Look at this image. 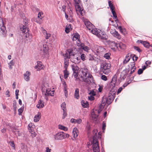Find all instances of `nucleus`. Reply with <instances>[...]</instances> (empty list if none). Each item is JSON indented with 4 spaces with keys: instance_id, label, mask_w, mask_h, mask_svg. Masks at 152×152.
Returning a JSON list of instances; mask_svg holds the SVG:
<instances>
[{
    "instance_id": "1",
    "label": "nucleus",
    "mask_w": 152,
    "mask_h": 152,
    "mask_svg": "<svg viewBox=\"0 0 152 152\" xmlns=\"http://www.w3.org/2000/svg\"><path fill=\"white\" fill-rule=\"evenodd\" d=\"M84 23L86 28L90 31L93 34H94V31H96L97 29L95 28V27L90 22L88 21L87 20L83 18V20Z\"/></svg>"
},
{
    "instance_id": "2",
    "label": "nucleus",
    "mask_w": 152,
    "mask_h": 152,
    "mask_svg": "<svg viewBox=\"0 0 152 152\" xmlns=\"http://www.w3.org/2000/svg\"><path fill=\"white\" fill-rule=\"evenodd\" d=\"M94 34L96 35L102 41L107 40L108 37L104 32L102 31L101 30L97 29V31H94Z\"/></svg>"
},
{
    "instance_id": "3",
    "label": "nucleus",
    "mask_w": 152,
    "mask_h": 152,
    "mask_svg": "<svg viewBox=\"0 0 152 152\" xmlns=\"http://www.w3.org/2000/svg\"><path fill=\"white\" fill-rule=\"evenodd\" d=\"M41 54L43 57L48 58H49L48 48V45L44 44L41 49Z\"/></svg>"
},
{
    "instance_id": "4",
    "label": "nucleus",
    "mask_w": 152,
    "mask_h": 152,
    "mask_svg": "<svg viewBox=\"0 0 152 152\" xmlns=\"http://www.w3.org/2000/svg\"><path fill=\"white\" fill-rule=\"evenodd\" d=\"M102 71L105 75H107L110 71L111 65L110 64L104 63L101 65Z\"/></svg>"
},
{
    "instance_id": "5",
    "label": "nucleus",
    "mask_w": 152,
    "mask_h": 152,
    "mask_svg": "<svg viewBox=\"0 0 152 152\" xmlns=\"http://www.w3.org/2000/svg\"><path fill=\"white\" fill-rule=\"evenodd\" d=\"M69 135L63 132H60L54 135V138L57 140H62L66 138L69 137Z\"/></svg>"
},
{
    "instance_id": "6",
    "label": "nucleus",
    "mask_w": 152,
    "mask_h": 152,
    "mask_svg": "<svg viewBox=\"0 0 152 152\" xmlns=\"http://www.w3.org/2000/svg\"><path fill=\"white\" fill-rule=\"evenodd\" d=\"M24 22H25V25H22V26H21L20 27V29L22 32V33H26V35H27V34H28V32L29 31V29L27 27V26L26 25L27 24H28V22L27 21H24ZM26 37H27V36H26Z\"/></svg>"
},
{
    "instance_id": "7",
    "label": "nucleus",
    "mask_w": 152,
    "mask_h": 152,
    "mask_svg": "<svg viewBox=\"0 0 152 152\" xmlns=\"http://www.w3.org/2000/svg\"><path fill=\"white\" fill-rule=\"evenodd\" d=\"M115 94L114 91L113 92L112 91H110V93L108 94V99H110V101H108L107 100V104L109 105L114 100Z\"/></svg>"
},
{
    "instance_id": "8",
    "label": "nucleus",
    "mask_w": 152,
    "mask_h": 152,
    "mask_svg": "<svg viewBox=\"0 0 152 152\" xmlns=\"http://www.w3.org/2000/svg\"><path fill=\"white\" fill-rule=\"evenodd\" d=\"M0 31L3 35L5 34L7 32L6 27L4 25L2 19L1 17H0Z\"/></svg>"
},
{
    "instance_id": "9",
    "label": "nucleus",
    "mask_w": 152,
    "mask_h": 152,
    "mask_svg": "<svg viewBox=\"0 0 152 152\" xmlns=\"http://www.w3.org/2000/svg\"><path fill=\"white\" fill-rule=\"evenodd\" d=\"M98 132L97 130L96 129H94L92 131L93 135L92 136V141L91 142H99L98 138V136L97 135Z\"/></svg>"
},
{
    "instance_id": "10",
    "label": "nucleus",
    "mask_w": 152,
    "mask_h": 152,
    "mask_svg": "<svg viewBox=\"0 0 152 152\" xmlns=\"http://www.w3.org/2000/svg\"><path fill=\"white\" fill-rule=\"evenodd\" d=\"M108 44L110 47L114 51H115L118 48V44L116 43L114 41H108Z\"/></svg>"
},
{
    "instance_id": "11",
    "label": "nucleus",
    "mask_w": 152,
    "mask_h": 152,
    "mask_svg": "<svg viewBox=\"0 0 152 152\" xmlns=\"http://www.w3.org/2000/svg\"><path fill=\"white\" fill-rule=\"evenodd\" d=\"M110 33L112 35L116 38L118 39H120L121 38V36L118 31L114 29L110 31Z\"/></svg>"
},
{
    "instance_id": "12",
    "label": "nucleus",
    "mask_w": 152,
    "mask_h": 152,
    "mask_svg": "<svg viewBox=\"0 0 152 152\" xmlns=\"http://www.w3.org/2000/svg\"><path fill=\"white\" fill-rule=\"evenodd\" d=\"M31 75L30 72L28 71H26V72L23 74V78L25 80L28 82L30 80V75Z\"/></svg>"
},
{
    "instance_id": "13",
    "label": "nucleus",
    "mask_w": 152,
    "mask_h": 152,
    "mask_svg": "<svg viewBox=\"0 0 152 152\" xmlns=\"http://www.w3.org/2000/svg\"><path fill=\"white\" fill-rule=\"evenodd\" d=\"M92 75L90 74L88 75V76L85 78H84L83 79V80L84 82L88 84H90L91 83V80L92 78Z\"/></svg>"
},
{
    "instance_id": "14",
    "label": "nucleus",
    "mask_w": 152,
    "mask_h": 152,
    "mask_svg": "<svg viewBox=\"0 0 152 152\" xmlns=\"http://www.w3.org/2000/svg\"><path fill=\"white\" fill-rule=\"evenodd\" d=\"M43 68L42 63L40 61L37 62V64L34 67V68L37 71H40Z\"/></svg>"
},
{
    "instance_id": "15",
    "label": "nucleus",
    "mask_w": 152,
    "mask_h": 152,
    "mask_svg": "<svg viewBox=\"0 0 152 152\" xmlns=\"http://www.w3.org/2000/svg\"><path fill=\"white\" fill-rule=\"evenodd\" d=\"M76 9L77 13L80 14L81 15L82 18H83L85 13V11L80 7L76 8Z\"/></svg>"
},
{
    "instance_id": "16",
    "label": "nucleus",
    "mask_w": 152,
    "mask_h": 152,
    "mask_svg": "<svg viewBox=\"0 0 152 152\" xmlns=\"http://www.w3.org/2000/svg\"><path fill=\"white\" fill-rule=\"evenodd\" d=\"M92 146L94 152H99V151L98 143H93Z\"/></svg>"
},
{
    "instance_id": "17",
    "label": "nucleus",
    "mask_w": 152,
    "mask_h": 152,
    "mask_svg": "<svg viewBox=\"0 0 152 152\" xmlns=\"http://www.w3.org/2000/svg\"><path fill=\"white\" fill-rule=\"evenodd\" d=\"M35 126L34 124L30 123L28 124V129L29 132L34 131V129L35 128Z\"/></svg>"
},
{
    "instance_id": "18",
    "label": "nucleus",
    "mask_w": 152,
    "mask_h": 152,
    "mask_svg": "<svg viewBox=\"0 0 152 152\" xmlns=\"http://www.w3.org/2000/svg\"><path fill=\"white\" fill-rule=\"evenodd\" d=\"M82 120L80 118H78L77 119L72 118L70 120V121L72 123H77L78 124H81L82 122Z\"/></svg>"
},
{
    "instance_id": "19",
    "label": "nucleus",
    "mask_w": 152,
    "mask_h": 152,
    "mask_svg": "<svg viewBox=\"0 0 152 152\" xmlns=\"http://www.w3.org/2000/svg\"><path fill=\"white\" fill-rule=\"evenodd\" d=\"M41 117V113L38 112L37 114L35 115L34 117V121L35 122H37L38 121Z\"/></svg>"
},
{
    "instance_id": "20",
    "label": "nucleus",
    "mask_w": 152,
    "mask_h": 152,
    "mask_svg": "<svg viewBox=\"0 0 152 152\" xmlns=\"http://www.w3.org/2000/svg\"><path fill=\"white\" fill-rule=\"evenodd\" d=\"M72 135L74 138H75L77 137L78 134V129L76 128H75L72 131Z\"/></svg>"
},
{
    "instance_id": "21",
    "label": "nucleus",
    "mask_w": 152,
    "mask_h": 152,
    "mask_svg": "<svg viewBox=\"0 0 152 152\" xmlns=\"http://www.w3.org/2000/svg\"><path fill=\"white\" fill-rule=\"evenodd\" d=\"M37 107L39 109L43 108L44 107V102L41 100H39L38 104L36 105Z\"/></svg>"
},
{
    "instance_id": "22",
    "label": "nucleus",
    "mask_w": 152,
    "mask_h": 152,
    "mask_svg": "<svg viewBox=\"0 0 152 152\" xmlns=\"http://www.w3.org/2000/svg\"><path fill=\"white\" fill-rule=\"evenodd\" d=\"M82 73L83 76L86 77L88 76V75L90 74L88 72V70L86 69H84L82 71Z\"/></svg>"
},
{
    "instance_id": "23",
    "label": "nucleus",
    "mask_w": 152,
    "mask_h": 152,
    "mask_svg": "<svg viewBox=\"0 0 152 152\" xmlns=\"http://www.w3.org/2000/svg\"><path fill=\"white\" fill-rule=\"evenodd\" d=\"M80 35L77 33H76L74 34V35L72 39L73 41H76V40H79V37Z\"/></svg>"
},
{
    "instance_id": "24",
    "label": "nucleus",
    "mask_w": 152,
    "mask_h": 152,
    "mask_svg": "<svg viewBox=\"0 0 152 152\" xmlns=\"http://www.w3.org/2000/svg\"><path fill=\"white\" fill-rule=\"evenodd\" d=\"M81 104L83 107L84 108L87 107L88 105V103L87 101L82 100L81 102Z\"/></svg>"
},
{
    "instance_id": "25",
    "label": "nucleus",
    "mask_w": 152,
    "mask_h": 152,
    "mask_svg": "<svg viewBox=\"0 0 152 152\" xmlns=\"http://www.w3.org/2000/svg\"><path fill=\"white\" fill-rule=\"evenodd\" d=\"M130 59V57L129 56V54H128L126 55L123 61L124 64H125L127 63L129 61Z\"/></svg>"
},
{
    "instance_id": "26",
    "label": "nucleus",
    "mask_w": 152,
    "mask_h": 152,
    "mask_svg": "<svg viewBox=\"0 0 152 152\" xmlns=\"http://www.w3.org/2000/svg\"><path fill=\"white\" fill-rule=\"evenodd\" d=\"M75 97L76 99H78L79 97V89L77 88L75 89L74 94Z\"/></svg>"
},
{
    "instance_id": "27",
    "label": "nucleus",
    "mask_w": 152,
    "mask_h": 152,
    "mask_svg": "<svg viewBox=\"0 0 152 152\" xmlns=\"http://www.w3.org/2000/svg\"><path fill=\"white\" fill-rule=\"evenodd\" d=\"M107 100L108 101H110V99H108V98L105 96H103L102 99V103L104 105H105L106 103L107 104Z\"/></svg>"
},
{
    "instance_id": "28",
    "label": "nucleus",
    "mask_w": 152,
    "mask_h": 152,
    "mask_svg": "<svg viewBox=\"0 0 152 152\" xmlns=\"http://www.w3.org/2000/svg\"><path fill=\"white\" fill-rule=\"evenodd\" d=\"M91 116L93 120L96 121L97 119L98 115L95 114V112H93L91 113Z\"/></svg>"
},
{
    "instance_id": "29",
    "label": "nucleus",
    "mask_w": 152,
    "mask_h": 152,
    "mask_svg": "<svg viewBox=\"0 0 152 152\" xmlns=\"http://www.w3.org/2000/svg\"><path fill=\"white\" fill-rule=\"evenodd\" d=\"M118 48H119L120 49H124L126 48V45L124 44L122 42L119 43L118 44Z\"/></svg>"
},
{
    "instance_id": "30",
    "label": "nucleus",
    "mask_w": 152,
    "mask_h": 152,
    "mask_svg": "<svg viewBox=\"0 0 152 152\" xmlns=\"http://www.w3.org/2000/svg\"><path fill=\"white\" fill-rule=\"evenodd\" d=\"M58 127L59 129L63 130L64 131H67L68 129L67 127L61 125H58Z\"/></svg>"
},
{
    "instance_id": "31",
    "label": "nucleus",
    "mask_w": 152,
    "mask_h": 152,
    "mask_svg": "<svg viewBox=\"0 0 152 152\" xmlns=\"http://www.w3.org/2000/svg\"><path fill=\"white\" fill-rule=\"evenodd\" d=\"M64 77L65 79H66L68 77L69 73L67 70V69H65L64 71Z\"/></svg>"
},
{
    "instance_id": "32",
    "label": "nucleus",
    "mask_w": 152,
    "mask_h": 152,
    "mask_svg": "<svg viewBox=\"0 0 152 152\" xmlns=\"http://www.w3.org/2000/svg\"><path fill=\"white\" fill-rule=\"evenodd\" d=\"M69 59H65L64 61V68L65 69H67L68 66L69 64Z\"/></svg>"
},
{
    "instance_id": "33",
    "label": "nucleus",
    "mask_w": 152,
    "mask_h": 152,
    "mask_svg": "<svg viewBox=\"0 0 152 152\" xmlns=\"http://www.w3.org/2000/svg\"><path fill=\"white\" fill-rule=\"evenodd\" d=\"M77 45L78 46H80L81 48L82 49H83V48H84L85 46L84 44L81 43L80 40H78L77 42Z\"/></svg>"
},
{
    "instance_id": "34",
    "label": "nucleus",
    "mask_w": 152,
    "mask_h": 152,
    "mask_svg": "<svg viewBox=\"0 0 152 152\" xmlns=\"http://www.w3.org/2000/svg\"><path fill=\"white\" fill-rule=\"evenodd\" d=\"M45 94H46L48 95V96H53V94H54L53 93H52V94L51 92V90L50 89H46V92Z\"/></svg>"
},
{
    "instance_id": "35",
    "label": "nucleus",
    "mask_w": 152,
    "mask_h": 152,
    "mask_svg": "<svg viewBox=\"0 0 152 152\" xmlns=\"http://www.w3.org/2000/svg\"><path fill=\"white\" fill-rule=\"evenodd\" d=\"M63 56L64 58V59H69V58H70V56L69 55V54L68 52H66L65 54H64Z\"/></svg>"
},
{
    "instance_id": "36",
    "label": "nucleus",
    "mask_w": 152,
    "mask_h": 152,
    "mask_svg": "<svg viewBox=\"0 0 152 152\" xmlns=\"http://www.w3.org/2000/svg\"><path fill=\"white\" fill-rule=\"evenodd\" d=\"M74 1L75 2V5L76 8L80 7L79 5V0H74Z\"/></svg>"
},
{
    "instance_id": "37",
    "label": "nucleus",
    "mask_w": 152,
    "mask_h": 152,
    "mask_svg": "<svg viewBox=\"0 0 152 152\" xmlns=\"http://www.w3.org/2000/svg\"><path fill=\"white\" fill-rule=\"evenodd\" d=\"M110 53H105L104 56V57L106 59H109L110 58Z\"/></svg>"
},
{
    "instance_id": "38",
    "label": "nucleus",
    "mask_w": 152,
    "mask_h": 152,
    "mask_svg": "<svg viewBox=\"0 0 152 152\" xmlns=\"http://www.w3.org/2000/svg\"><path fill=\"white\" fill-rule=\"evenodd\" d=\"M105 106V105H104L103 104H100L98 110V113H99L101 111L102 109L104 107V106Z\"/></svg>"
},
{
    "instance_id": "39",
    "label": "nucleus",
    "mask_w": 152,
    "mask_h": 152,
    "mask_svg": "<svg viewBox=\"0 0 152 152\" xmlns=\"http://www.w3.org/2000/svg\"><path fill=\"white\" fill-rule=\"evenodd\" d=\"M13 108L14 109V110L15 111H16V102L15 100H14L13 101Z\"/></svg>"
},
{
    "instance_id": "40",
    "label": "nucleus",
    "mask_w": 152,
    "mask_h": 152,
    "mask_svg": "<svg viewBox=\"0 0 152 152\" xmlns=\"http://www.w3.org/2000/svg\"><path fill=\"white\" fill-rule=\"evenodd\" d=\"M108 4L111 10H114V7L113 6L112 4L111 3V1H108Z\"/></svg>"
},
{
    "instance_id": "41",
    "label": "nucleus",
    "mask_w": 152,
    "mask_h": 152,
    "mask_svg": "<svg viewBox=\"0 0 152 152\" xmlns=\"http://www.w3.org/2000/svg\"><path fill=\"white\" fill-rule=\"evenodd\" d=\"M65 14V17L66 18L67 20H68L69 21L71 22H72V18L71 17V16H69V19H68V15L66 14V12H64Z\"/></svg>"
},
{
    "instance_id": "42",
    "label": "nucleus",
    "mask_w": 152,
    "mask_h": 152,
    "mask_svg": "<svg viewBox=\"0 0 152 152\" xmlns=\"http://www.w3.org/2000/svg\"><path fill=\"white\" fill-rule=\"evenodd\" d=\"M78 71L76 72H73V76L75 77V80H76L77 79V77H78Z\"/></svg>"
},
{
    "instance_id": "43",
    "label": "nucleus",
    "mask_w": 152,
    "mask_h": 152,
    "mask_svg": "<svg viewBox=\"0 0 152 152\" xmlns=\"http://www.w3.org/2000/svg\"><path fill=\"white\" fill-rule=\"evenodd\" d=\"M142 44L145 47L147 48H148L150 45L149 43L146 41H144Z\"/></svg>"
},
{
    "instance_id": "44",
    "label": "nucleus",
    "mask_w": 152,
    "mask_h": 152,
    "mask_svg": "<svg viewBox=\"0 0 152 152\" xmlns=\"http://www.w3.org/2000/svg\"><path fill=\"white\" fill-rule=\"evenodd\" d=\"M72 69L74 72L78 71V68L77 66H72Z\"/></svg>"
},
{
    "instance_id": "45",
    "label": "nucleus",
    "mask_w": 152,
    "mask_h": 152,
    "mask_svg": "<svg viewBox=\"0 0 152 152\" xmlns=\"http://www.w3.org/2000/svg\"><path fill=\"white\" fill-rule=\"evenodd\" d=\"M63 116H62V118L64 119V118L66 116L67 114L66 113V109L64 110H63Z\"/></svg>"
},
{
    "instance_id": "46",
    "label": "nucleus",
    "mask_w": 152,
    "mask_h": 152,
    "mask_svg": "<svg viewBox=\"0 0 152 152\" xmlns=\"http://www.w3.org/2000/svg\"><path fill=\"white\" fill-rule=\"evenodd\" d=\"M61 107L62 110H66V104L65 102H63L61 105Z\"/></svg>"
},
{
    "instance_id": "47",
    "label": "nucleus",
    "mask_w": 152,
    "mask_h": 152,
    "mask_svg": "<svg viewBox=\"0 0 152 152\" xmlns=\"http://www.w3.org/2000/svg\"><path fill=\"white\" fill-rule=\"evenodd\" d=\"M69 53V55L70 56H74L75 54L73 52V50H69L67 51Z\"/></svg>"
},
{
    "instance_id": "48",
    "label": "nucleus",
    "mask_w": 152,
    "mask_h": 152,
    "mask_svg": "<svg viewBox=\"0 0 152 152\" xmlns=\"http://www.w3.org/2000/svg\"><path fill=\"white\" fill-rule=\"evenodd\" d=\"M89 94L91 96H95L96 95V92L93 90L90 91Z\"/></svg>"
},
{
    "instance_id": "49",
    "label": "nucleus",
    "mask_w": 152,
    "mask_h": 152,
    "mask_svg": "<svg viewBox=\"0 0 152 152\" xmlns=\"http://www.w3.org/2000/svg\"><path fill=\"white\" fill-rule=\"evenodd\" d=\"M88 58L90 61H92L94 59V56L93 55L90 54L88 56Z\"/></svg>"
},
{
    "instance_id": "50",
    "label": "nucleus",
    "mask_w": 152,
    "mask_h": 152,
    "mask_svg": "<svg viewBox=\"0 0 152 152\" xmlns=\"http://www.w3.org/2000/svg\"><path fill=\"white\" fill-rule=\"evenodd\" d=\"M30 133L31 134V136L32 138H34L36 136L37 134L34 131L30 132Z\"/></svg>"
},
{
    "instance_id": "51",
    "label": "nucleus",
    "mask_w": 152,
    "mask_h": 152,
    "mask_svg": "<svg viewBox=\"0 0 152 152\" xmlns=\"http://www.w3.org/2000/svg\"><path fill=\"white\" fill-rule=\"evenodd\" d=\"M131 69L130 72L129 74V75L130 76H131V75L135 71L136 69V67H134V68H132V69Z\"/></svg>"
},
{
    "instance_id": "52",
    "label": "nucleus",
    "mask_w": 152,
    "mask_h": 152,
    "mask_svg": "<svg viewBox=\"0 0 152 152\" xmlns=\"http://www.w3.org/2000/svg\"><path fill=\"white\" fill-rule=\"evenodd\" d=\"M18 115H21L22 112L23 111V109L22 108H20L18 110Z\"/></svg>"
},
{
    "instance_id": "53",
    "label": "nucleus",
    "mask_w": 152,
    "mask_h": 152,
    "mask_svg": "<svg viewBox=\"0 0 152 152\" xmlns=\"http://www.w3.org/2000/svg\"><path fill=\"white\" fill-rule=\"evenodd\" d=\"M86 56L84 54H82L80 56V58L83 61H84L85 60Z\"/></svg>"
},
{
    "instance_id": "54",
    "label": "nucleus",
    "mask_w": 152,
    "mask_h": 152,
    "mask_svg": "<svg viewBox=\"0 0 152 152\" xmlns=\"http://www.w3.org/2000/svg\"><path fill=\"white\" fill-rule=\"evenodd\" d=\"M130 69L133 68H134V67H136L135 66V63L134 62H133L131 63L130 65Z\"/></svg>"
},
{
    "instance_id": "55",
    "label": "nucleus",
    "mask_w": 152,
    "mask_h": 152,
    "mask_svg": "<svg viewBox=\"0 0 152 152\" xmlns=\"http://www.w3.org/2000/svg\"><path fill=\"white\" fill-rule=\"evenodd\" d=\"M102 80L104 81H106L107 80V77L105 75H103L101 77Z\"/></svg>"
},
{
    "instance_id": "56",
    "label": "nucleus",
    "mask_w": 152,
    "mask_h": 152,
    "mask_svg": "<svg viewBox=\"0 0 152 152\" xmlns=\"http://www.w3.org/2000/svg\"><path fill=\"white\" fill-rule=\"evenodd\" d=\"M88 99L91 101L94 100L95 99L94 96H93L90 95V96L88 97Z\"/></svg>"
},
{
    "instance_id": "57",
    "label": "nucleus",
    "mask_w": 152,
    "mask_h": 152,
    "mask_svg": "<svg viewBox=\"0 0 152 152\" xmlns=\"http://www.w3.org/2000/svg\"><path fill=\"white\" fill-rule=\"evenodd\" d=\"M82 49L84 51L88 52L90 50V48L88 46H85L84 48H83Z\"/></svg>"
},
{
    "instance_id": "58",
    "label": "nucleus",
    "mask_w": 152,
    "mask_h": 152,
    "mask_svg": "<svg viewBox=\"0 0 152 152\" xmlns=\"http://www.w3.org/2000/svg\"><path fill=\"white\" fill-rule=\"evenodd\" d=\"M138 59V57L137 56L135 55H133L132 56V59L134 61H136Z\"/></svg>"
},
{
    "instance_id": "59",
    "label": "nucleus",
    "mask_w": 152,
    "mask_h": 152,
    "mask_svg": "<svg viewBox=\"0 0 152 152\" xmlns=\"http://www.w3.org/2000/svg\"><path fill=\"white\" fill-rule=\"evenodd\" d=\"M50 34L49 33H47V34L45 35V37L46 39H48L50 37Z\"/></svg>"
},
{
    "instance_id": "60",
    "label": "nucleus",
    "mask_w": 152,
    "mask_h": 152,
    "mask_svg": "<svg viewBox=\"0 0 152 152\" xmlns=\"http://www.w3.org/2000/svg\"><path fill=\"white\" fill-rule=\"evenodd\" d=\"M10 92L8 90H7L5 92V94L7 97H9L10 96Z\"/></svg>"
},
{
    "instance_id": "61",
    "label": "nucleus",
    "mask_w": 152,
    "mask_h": 152,
    "mask_svg": "<svg viewBox=\"0 0 152 152\" xmlns=\"http://www.w3.org/2000/svg\"><path fill=\"white\" fill-rule=\"evenodd\" d=\"M118 28L119 29L120 32L122 33H123L124 31L125 30L124 29L122 28L121 26H119L118 27Z\"/></svg>"
},
{
    "instance_id": "62",
    "label": "nucleus",
    "mask_w": 152,
    "mask_h": 152,
    "mask_svg": "<svg viewBox=\"0 0 152 152\" xmlns=\"http://www.w3.org/2000/svg\"><path fill=\"white\" fill-rule=\"evenodd\" d=\"M134 48L135 50H136L139 53L141 51V50L138 47L134 46Z\"/></svg>"
},
{
    "instance_id": "63",
    "label": "nucleus",
    "mask_w": 152,
    "mask_h": 152,
    "mask_svg": "<svg viewBox=\"0 0 152 152\" xmlns=\"http://www.w3.org/2000/svg\"><path fill=\"white\" fill-rule=\"evenodd\" d=\"M70 31V29L69 27H66L65 29V31L67 33H69Z\"/></svg>"
},
{
    "instance_id": "64",
    "label": "nucleus",
    "mask_w": 152,
    "mask_h": 152,
    "mask_svg": "<svg viewBox=\"0 0 152 152\" xmlns=\"http://www.w3.org/2000/svg\"><path fill=\"white\" fill-rule=\"evenodd\" d=\"M143 72V69H138L137 73L138 75H140Z\"/></svg>"
}]
</instances>
